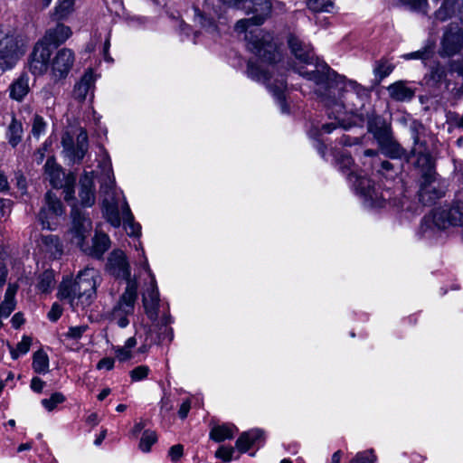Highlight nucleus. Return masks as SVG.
<instances>
[{
  "mask_svg": "<svg viewBox=\"0 0 463 463\" xmlns=\"http://www.w3.org/2000/svg\"><path fill=\"white\" fill-rule=\"evenodd\" d=\"M299 73L315 83L316 95L328 109V118L334 119L321 126L323 133L329 134L337 128L345 129L341 118L345 109L357 111L368 98L367 90L362 85L339 75L326 63L317 64L313 71Z\"/></svg>",
  "mask_w": 463,
  "mask_h": 463,
  "instance_id": "nucleus-1",
  "label": "nucleus"
},
{
  "mask_svg": "<svg viewBox=\"0 0 463 463\" xmlns=\"http://www.w3.org/2000/svg\"><path fill=\"white\" fill-rule=\"evenodd\" d=\"M240 9L246 14H254L250 18L239 20L235 24L237 33H245L248 49L265 62H275L279 56L273 37L269 33L259 28H250L262 24L270 15L272 4L270 0H243Z\"/></svg>",
  "mask_w": 463,
  "mask_h": 463,
  "instance_id": "nucleus-2",
  "label": "nucleus"
},
{
  "mask_svg": "<svg viewBox=\"0 0 463 463\" xmlns=\"http://www.w3.org/2000/svg\"><path fill=\"white\" fill-rule=\"evenodd\" d=\"M97 278V270L85 269L74 281L63 280L60 284L58 297L68 299L72 307L89 306L96 294Z\"/></svg>",
  "mask_w": 463,
  "mask_h": 463,
  "instance_id": "nucleus-3",
  "label": "nucleus"
},
{
  "mask_svg": "<svg viewBox=\"0 0 463 463\" xmlns=\"http://www.w3.org/2000/svg\"><path fill=\"white\" fill-rule=\"evenodd\" d=\"M24 54L23 44L20 43L14 29L0 26V70H12Z\"/></svg>",
  "mask_w": 463,
  "mask_h": 463,
  "instance_id": "nucleus-4",
  "label": "nucleus"
},
{
  "mask_svg": "<svg viewBox=\"0 0 463 463\" xmlns=\"http://www.w3.org/2000/svg\"><path fill=\"white\" fill-rule=\"evenodd\" d=\"M348 179L356 193L364 198L367 206L382 208L386 204L395 205V203L392 201L390 191L379 192L369 178L352 171L348 174Z\"/></svg>",
  "mask_w": 463,
  "mask_h": 463,
  "instance_id": "nucleus-5",
  "label": "nucleus"
},
{
  "mask_svg": "<svg viewBox=\"0 0 463 463\" xmlns=\"http://www.w3.org/2000/svg\"><path fill=\"white\" fill-rule=\"evenodd\" d=\"M137 298V280L129 281L110 314V319L119 327L124 328L129 324L128 317L134 313Z\"/></svg>",
  "mask_w": 463,
  "mask_h": 463,
  "instance_id": "nucleus-6",
  "label": "nucleus"
},
{
  "mask_svg": "<svg viewBox=\"0 0 463 463\" xmlns=\"http://www.w3.org/2000/svg\"><path fill=\"white\" fill-rule=\"evenodd\" d=\"M413 146L408 156V161L412 162L418 170L420 178L429 177L436 174L434 160L425 141H420L416 130L411 128Z\"/></svg>",
  "mask_w": 463,
  "mask_h": 463,
  "instance_id": "nucleus-7",
  "label": "nucleus"
},
{
  "mask_svg": "<svg viewBox=\"0 0 463 463\" xmlns=\"http://www.w3.org/2000/svg\"><path fill=\"white\" fill-rule=\"evenodd\" d=\"M71 217V227L68 231L66 236L71 244L82 250L87 243L86 239L90 236L92 223L89 217L77 209H72Z\"/></svg>",
  "mask_w": 463,
  "mask_h": 463,
  "instance_id": "nucleus-8",
  "label": "nucleus"
},
{
  "mask_svg": "<svg viewBox=\"0 0 463 463\" xmlns=\"http://www.w3.org/2000/svg\"><path fill=\"white\" fill-rule=\"evenodd\" d=\"M61 145L63 153L70 162L79 164L89 149L88 134L84 128H79L75 143L73 136L65 132L61 137Z\"/></svg>",
  "mask_w": 463,
  "mask_h": 463,
  "instance_id": "nucleus-9",
  "label": "nucleus"
},
{
  "mask_svg": "<svg viewBox=\"0 0 463 463\" xmlns=\"http://www.w3.org/2000/svg\"><path fill=\"white\" fill-rule=\"evenodd\" d=\"M432 220L439 229L463 226V200L454 201L448 209H436Z\"/></svg>",
  "mask_w": 463,
  "mask_h": 463,
  "instance_id": "nucleus-10",
  "label": "nucleus"
},
{
  "mask_svg": "<svg viewBox=\"0 0 463 463\" xmlns=\"http://www.w3.org/2000/svg\"><path fill=\"white\" fill-rule=\"evenodd\" d=\"M445 185L437 178V173L420 178L419 198L424 204H431L445 194Z\"/></svg>",
  "mask_w": 463,
  "mask_h": 463,
  "instance_id": "nucleus-11",
  "label": "nucleus"
},
{
  "mask_svg": "<svg viewBox=\"0 0 463 463\" xmlns=\"http://www.w3.org/2000/svg\"><path fill=\"white\" fill-rule=\"evenodd\" d=\"M45 204L41 208L38 220L43 229L52 230L53 219L63 214L61 202L52 192H47L44 196Z\"/></svg>",
  "mask_w": 463,
  "mask_h": 463,
  "instance_id": "nucleus-12",
  "label": "nucleus"
},
{
  "mask_svg": "<svg viewBox=\"0 0 463 463\" xmlns=\"http://www.w3.org/2000/svg\"><path fill=\"white\" fill-rule=\"evenodd\" d=\"M107 269L116 278H121L127 281L137 280L131 278L130 266L126 254L121 250H114L108 258Z\"/></svg>",
  "mask_w": 463,
  "mask_h": 463,
  "instance_id": "nucleus-13",
  "label": "nucleus"
},
{
  "mask_svg": "<svg viewBox=\"0 0 463 463\" xmlns=\"http://www.w3.org/2000/svg\"><path fill=\"white\" fill-rule=\"evenodd\" d=\"M52 50L38 41L29 57V70L34 75H43L47 71Z\"/></svg>",
  "mask_w": 463,
  "mask_h": 463,
  "instance_id": "nucleus-14",
  "label": "nucleus"
},
{
  "mask_svg": "<svg viewBox=\"0 0 463 463\" xmlns=\"http://www.w3.org/2000/svg\"><path fill=\"white\" fill-rule=\"evenodd\" d=\"M75 61L74 52L68 48L59 50L52 61V73L55 80L65 79Z\"/></svg>",
  "mask_w": 463,
  "mask_h": 463,
  "instance_id": "nucleus-15",
  "label": "nucleus"
},
{
  "mask_svg": "<svg viewBox=\"0 0 463 463\" xmlns=\"http://www.w3.org/2000/svg\"><path fill=\"white\" fill-rule=\"evenodd\" d=\"M145 268L147 269L151 278L150 286L146 289L142 295L143 306L146 316L152 321L157 319L158 307H159V293L156 285L155 277L151 274L147 263H145Z\"/></svg>",
  "mask_w": 463,
  "mask_h": 463,
  "instance_id": "nucleus-16",
  "label": "nucleus"
},
{
  "mask_svg": "<svg viewBox=\"0 0 463 463\" xmlns=\"http://www.w3.org/2000/svg\"><path fill=\"white\" fill-rule=\"evenodd\" d=\"M288 45L291 53L300 62L311 63L314 59L313 47L301 40L297 34L289 33L288 35Z\"/></svg>",
  "mask_w": 463,
  "mask_h": 463,
  "instance_id": "nucleus-17",
  "label": "nucleus"
},
{
  "mask_svg": "<svg viewBox=\"0 0 463 463\" xmlns=\"http://www.w3.org/2000/svg\"><path fill=\"white\" fill-rule=\"evenodd\" d=\"M72 34L71 29L61 24L57 23L55 26L46 30L44 36L40 41L48 47L53 45L55 47L62 44Z\"/></svg>",
  "mask_w": 463,
  "mask_h": 463,
  "instance_id": "nucleus-18",
  "label": "nucleus"
},
{
  "mask_svg": "<svg viewBox=\"0 0 463 463\" xmlns=\"http://www.w3.org/2000/svg\"><path fill=\"white\" fill-rule=\"evenodd\" d=\"M463 46V34L459 31H447L441 41V56L451 57L459 52Z\"/></svg>",
  "mask_w": 463,
  "mask_h": 463,
  "instance_id": "nucleus-19",
  "label": "nucleus"
},
{
  "mask_svg": "<svg viewBox=\"0 0 463 463\" xmlns=\"http://www.w3.org/2000/svg\"><path fill=\"white\" fill-rule=\"evenodd\" d=\"M109 246L110 240L109 236L105 233L96 232L94 238L92 239V244L90 245L87 242L81 251L93 258L100 259L109 250Z\"/></svg>",
  "mask_w": 463,
  "mask_h": 463,
  "instance_id": "nucleus-20",
  "label": "nucleus"
},
{
  "mask_svg": "<svg viewBox=\"0 0 463 463\" xmlns=\"http://www.w3.org/2000/svg\"><path fill=\"white\" fill-rule=\"evenodd\" d=\"M368 131L373 134L378 145L392 136L391 127L381 117H373L369 119Z\"/></svg>",
  "mask_w": 463,
  "mask_h": 463,
  "instance_id": "nucleus-21",
  "label": "nucleus"
},
{
  "mask_svg": "<svg viewBox=\"0 0 463 463\" xmlns=\"http://www.w3.org/2000/svg\"><path fill=\"white\" fill-rule=\"evenodd\" d=\"M79 196L85 207L92 206L95 203L94 182L90 174L85 173L80 179Z\"/></svg>",
  "mask_w": 463,
  "mask_h": 463,
  "instance_id": "nucleus-22",
  "label": "nucleus"
},
{
  "mask_svg": "<svg viewBox=\"0 0 463 463\" xmlns=\"http://www.w3.org/2000/svg\"><path fill=\"white\" fill-rule=\"evenodd\" d=\"M94 75L91 71H86L80 80L75 84L73 89V97L80 102L86 99L87 95L90 91H92L94 88Z\"/></svg>",
  "mask_w": 463,
  "mask_h": 463,
  "instance_id": "nucleus-23",
  "label": "nucleus"
},
{
  "mask_svg": "<svg viewBox=\"0 0 463 463\" xmlns=\"http://www.w3.org/2000/svg\"><path fill=\"white\" fill-rule=\"evenodd\" d=\"M29 77L25 73L21 74L9 86L10 98L19 102L24 99V97L29 93Z\"/></svg>",
  "mask_w": 463,
  "mask_h": 463,
  "instance_id": "nucleus-24",
  "label": "nucleus"
},
{
  "mask_svg": "<svg viewBox=\"0 0 463 463\" xmlns=\"http://www.w3.org/2000/svg\"><path fill=\"white\" fill-rule=\"evenodd\" d=\"M263 434V430L260 429H254L241 433L236 441V449L241 453L247 452L258 440L262 439Z\"/></svg>",
  "mask_w": 463,
  "mask_h": 463,
  "instance_id": "nucleus-25",
  "label": "nucleus"
},
{
  "mask_svg": "<svg viewBox=\"0 0 463 463\" xmlns=\"http://www.w3.org/2000/svg\"><path fill=\"white\" fill-rule=\"evenodd\" d=\"M387 90L392 99L401 102L409 101L415 95L414 90L408 87L404 81L401 80L391 84Z\"/></svg>",
  "mask_w": 463,
  "mask_h": 463,
  "instance_id": "nucleus-26",
  "label": "nucleus"
},
{
  "mask_svg": "<svg viewBox=\"0 0 463 463\" xmlns=\"http://www.w3.org/2000/svg\"><path fill=\"white\" fill-rule=\"evenodd\" d=\"M44 174L50 184L55 187L62 185L63 173L60 165H58L53 157H49L44 165Z\"/></svg>",
  "mask_w": 463,
  "mask_h": 463,
  "instance_id": "nucleus-27",
  "label": "nucleus"
},
{
  "mask_svg": "<svg viewBox=\"0 0 463 463\" xmlns=\"http://www.w3.org/2000/svg\"><path fill=\"white\" fill-rule=\"evenodd\" d=\"M103 213L109 222L114 227H119L121 217L118 211V203L112 196L110 199L105 197L103 200Z\"/></svg>",
  "mask_w": 463,
  "mask_h": 463,
  "instance_id": "nucleus-28",
  "label": "nucleus"
},
{
  "mask_svg": "<svg viewBox=\"0 0 463 463\" xmlns=\"http://www.w3.org/2000/svg\"><path fill=\"white\" fill-rule=\"evenodd\" d=\"M378 146L382 153L391 158H401L406 155L405 150L394 139L393 136Z\"/></svg>",
  "mask_w": 463,
  "mask_h": 463,
  "instance_id": "nucleus-29",
  "label": "nucleus"
},
{
  "mask_svg": "<svg viewBox=\"0 0 463 463\" xmlns=\"http://www.w3.org/2000/svg\"><path fill=\"white\" fill-rule=\"evenodd\" d=\"M122 219L124 228L128 235L138 236L141 232V226L134 222V216L127 202L122 205Z\"/></svg>",
  "mask_w": 463,
  "mask_h": 463,
  "instance_id": "nucleus-30",
  "label": "nucleus"
},
{
  "mask_svg": "<svg viewBox=\"0 0 463 463\" xmlns=\"http://www.w3.org/2000/svg\"><path fill=\"white\" fill-rule=\"evenodd\" d=\"M268 88L274 96V98L276 99L278 104L279 105L281 112L288 113V109L285 102L284 95V91L286 90L285 81L283 80H277L274 85H268Z\"/></svg>",
  "mask_w": 463,
  "mask_h": 463,
  "instance_id": "nucleus-31",
  "label": "nucleus"
},
{
  "mask_svg": "<svg viewBox=\"0 0 463 463\" xmlns=\"http://www.w3.org/2000/svg\"><path fill=\"white\" fill-rule=\"evenodd\" d=\"M75 0H59L52 14L56 21L66 19L74 10Z\"/></svg>",
  "mask_w": 463,
  "mask_h": 463,
  "instance_id": "nucleus-32",
  "label": "nucleus"
},
{
  "mask_svg": "<svg viewBox=\"0 0 463 463\" xmlns=\"http://www.w3.org/2000/svg\"><path fill=\"white\" fill-rule=\"evenodd\" d=\"M23 137V126L15 118H12V121L8 127L7 138L9 144L14 147L22 140Z\"/></svg>",
  "mask_w": 463,
  "mask_h": 463,
  "instance_id": "nucleus-33",
  "label": "nucleus"
},
{
  "mask_svg": "<svg viewBox=\"0 0 463 463\" xmlns=\"http://www.w3.org/2000/svg\"><path fill=\"white\" fill-rule=\"evenodd\" d=\"M33 369L37 373H46L49 371V357L42 349L33 355Z\"/></svg>",
  "mask_w": 463,
  "mask_h": 463,
  "instance_id": "nucleus-34",
  "label": "nucleus"
},
{
  "mask_svg": "<svg viewBox=\"0 0 463 463\" xmlns=\"http://www.w3.org/2000/svg\"><path fill=\"white\" fill-rule=\"evenodd\" d=\"M54 284V272L53 270L47 269L39 276L37 288L43 293H49L53 288Z\"/></svg>",
  "mask_w": 463,
  "mask_h": 463,
  "instance_id": "nucleus-35",
  "label": "nucleus"
},
{
  "mask_svg": "<svg viewBox=\"0 0 463 463\" xmlns=\"http://www.w3.org/2000/svg\"><path fill=\"white\" fill-rule=\"evenodd\" d=\"M458 0H443L440 7L435 12V16L440 21H445L455 13Z\"/></svg>",
  "mask_w": 463,
  "mask_h": 463,
  "instance_id": "nucleus-36",
  "label": "nucleus"
},
{
  "mask_svg": "<svg viewBox=\"0 0 463 463\" xmlns=\"http://www.w3.org/2000/svg\"><path fill=\"white\" fill-rule=\"evenodd\" d=\"M103 172L105 175L104 179L100 184V190L107 195H109V192L113 189L114 186V177L111 173V165L109 160L103 162Z\"/></svg>",
  "mask_w": 463,
  "mask_h": 463,
  "instance_id": "nucleus-37",
  "label": "nucleus"
},
{
  "mask_svg": "<svg viewBox=\"0 0 463 463\" xmlns=\"http://www.w3.org/2000/svg\"><path fill=\"white\" fill-rule=\"evenodd\" d=\"M247 74L256 81L266 82L269 79V72L252 61L248 62Z\"/></svg>",
  "mask_w": 463,
  "mask_h": 463,
  "instance_id": "nucleus-38",
  "label": "nucleus"
},
{
  "mask_svg": "<svg viewBox=\"0 0 463 463\" xmlns=\"http://www.w3.org/2000/svg\"><path fill=\"white\" fill-rule=\"evenodd\" d=\"M41 242L52 254H61L62 251L59 238L55 235H43Z\"/></svg>",
  "mask_w": 463,
  "mask_h": 463,
  "instance_id": "nucleus-39",
  "label": "nucleus"
},
{
  "mask_svg": "<svg viewBox=\"0 0 463 463\" xmlns=\"http://www.w3.org/2000/svg\"><path fill=\"white\" fill-rule=\"evenodd\" d=\"M58 90L53 84L45 85L39 93L47 108L54 106Z\"/></svg>",
  "mask_w": 463,
  "mask_h": 463,
  "instance_id": "nucleus-40",
  "label": "nucleus"
},
{
  "mask_svg": "<svg viewBox=\"0 0 463 463\" xmlns=\"http://www.w3.org/2000/svg\"><path fill=\"white\" fill-rule=\"evenodd\" d=\"M393 65L385 59H381L375 62L373 73L379 81L387 77L393 71Z\"/></svg>",
  "mask_w": 463,
  "mask_h": 463,
  "instance_id": "nucleus-41",
  "label": "nucleus"
},
{
  "mask_svg": "<svg viewBox=\"0 0 463 463\" xmlns=\"http://www.w3.org/2000/svg\"><path fill=\"white\" fill-rule=\"evenodd\" d=\"M307 5L314 13H329L334 7V3L332 0H307Z\"/></svg>",
  "mask_w": 463,
  "mask_h": 463,
  "instance_id": "nucleus-42",
  "label": "nucleus"
},
{
  "mask_svg": "<svg viewBox=\"0 0 463 463\" xmlns=\"http://www.w3.org/2000/svg\"><path fill=\"white\" fill-rule=\"evenodd\" d=\"M210 436L213 440L221 442L226 439L232 438V429L226 425L216 426L211 430Z\"/></svg>",
  "mask_w": 463,
  "mask_h": 463,
  "instance_id": "nucleus-43",
  "label": "nucleus"
},
{
  "mask_svg": "<svg viewBox=\"0 0 463 463\" xmlns=\"http://www.w3.org/2000/svg\"><path fill=\"white\" fill-rule=\"evenodd\" d=\"M195 20L199 23L203 27L207 29L214 30L216 28L215 25V16L211 14H206L205 11L201 12L199 9H195Z\"/></svg>",
  "mask_w": 463,
  "mask_h": 463,
  "instance_id": "nucleus-44",
  "label": "nucleus"
},
{
  "mask_svg": "<svg viewBox=\"0 0 463 463\" xmlns=\"http://www.w3.org/2000/svg\"><path fill=\"white\" fill-rule=\"evenodd\" d=\"M157 440V437L155 431L150 430H146L141 437L139 442V449L143 452H148L151 449L153 444H155Z\"/></svg>",
  "mask_w": 463,
  "mask_h": 463,
  "instance_id": "nucleus-45",
  "label": "nucleus"
},
{
  "mask_svg": "<svg viewBox=\"0 0 463 463\" xmlns=\"http://www.w3.org/2000/svg\"><path fill=\"white\" fill-rule=\"evenodd\" d=\"M446 77H447V70H446L445 66L437 62L430 67V80L433 83H435V84L440 83L446 79Z\"/></svg>",
  "mask_w": 463,
  "mask_h": 463,
  "instance_id": "nucleus-46",
  "label": "nucleus"
},
{
  "mask_svg": "<svg viewBox=\"0 0 463 463\" xmlns=\"http://www.w3.org/2000/svg\"><path fill=\"white\" fill-rule=\"evenodd\" d=\"M65 401V396L61 392H54L49 399L42 400V405L48 411H53L58 404Z\"/></svg>",
  "mask_w": 463,
  "mask_h": 463,
  "instance_id": "nucleus-47",
  "label": "nucleus"
},
{
  "mask_svg": "<svg viewBox=\"0 0 463 463\" xmlns=\"http://www.w3.org/2000/svg\"><path fill=\"white\" fill-rule=\"evenodd\" d=\"M400 2L413 11L422 14L428 12V0H400Z\"/></svg>",
  "mask_w": 463,
  "mask_h": 463,
  "instance_id": "nucleus-48",
  "label": "nucleus"
},
{
  "mask_svg": "<svg viewBox=\"0 0 463 463\" xmlns=\"http://www.w3.org/2000/svg\"><path fill=\"white\" fill-rule=\"evenodd\" d=\"M377 458L373 449L358 452L350 463H374Z\"/></svg>",
  "mask_w": 463,
  "mask_h": 463,
  "instance_id": "nucleus-49",
  "label": "nucleus"
},
{
  "mask_svg": "<svg viewBox=\"0 0 463 463\" xmlns=\"http://www.w3.org/2000/svg\"><path fill=\"white\" fill-rule=\"evenodd\" d=\"M46 128V123L44 119L39 116L35 115L33 117V126H32V134L33 137H39L44 131Z\"/></svg>",
  "mask_w": 463,
  "mask_h": 463,
  "instance_id": "nucleus-50",
  "label": "nucleus"
},
{
  "mask_svg": "<svg viewBox=\"0 0 463 463\" xmlns=\"http://www.w3.org/2000/svg\"><path fill=\"white\" fill-rule=\"evenodd\" d=\"M149 368L146 365H139L130 371L129 374L133 382H138L147 377Z\"/></svg>",
  "mask_w": 463,
  "mask_h": 463,
  "instance_id": "nucleus-51",
  "label": "nucleus"
},
{
  "mask_svg": "<svg viewBox=\"0 0 463 463\" xmlns=\"http://www.w3.org/2000/svg\"><path fill=\"white\" fill-rule=\"evenodd\" d=\"M87 329L88 326H71L65 335L68 338L76 340L80 338Z\"/></svg>",
  "mask_w": 463,
  "mask_h": 463,
  "instance_id": "nucleus-52",
  "label": "nucleus"
},
{
  "mask_svg": "<svg viewBox=\"0 0 463 463\" xmlns=\"http://www.w3.org/2000/svg\"><path fill=\"white\" fill-rule=\"evenodd\" d=\"M233 452V448L222 446L215 452V456L219 458H222L225 462H229L232 460Z\"/></svg>",
  "mask_w": 463,
  "mask_h": 463,
  "instance_id": "nucleus-53",
  "label": "nucleus"
},
{
  "mask_svg": "<svg viewBox=\"0 0 463 463\" xmlns=\"http://www.w3.org/2000/svg\"><path fill=\"white\" fill-rule=\"evenodd\" d=\"M335 156H336L337 165H339V167L342 170L350 169L354 164L353 158L348 154L342 153L341 155Z\"/></svg>",
  "mask_w": 463,
  "mask_h": 463,
  "instance_id": "nucleus-54",
  "label": "nucleus"
},
{
  "mask_svg": "<svg viewBox=\"0 0 463 463\" xmlns=\"http://www.w3.org/2000/svg\"><path fill=\"white\" fill-rule=\"evenodd\" d=\"M16 301H3L0 305V316L2 317H8L15 309Z\"/></svg>",
  "mask_w": 463,
  "mask_h": 463,
  "instance_id": "nucleus-55",
  "label": "nucleus"
},
{
  "mask_svg": "<svg viewBox=\"0 0 463 463\" xmlns=\"http://www.w3.org/2000/svg\"><path fill=\"white\" fill-rule=\"evenodd\" d=\"M184 453V447L181 444H176L172 446L169 449L168 456L170 457L171 460L174 462L178 461Z\"/></svg>",
  "mask_w": 463,
  "mask_h": 463,
  "instance_id": "nucleus-56",
  "label": "nucleus"
},
{
  "mask_svg": "<svg viewBox=\"0 0 463 463\" xmlns=\"http://www.w3.org/2000/svg\"><path fill=\"white\" fill-rule=\"evenodd\" d=\"M432 54V52L429 48H424L423 50H420L417 52H411L407 54V58L409 59H420V60H428Z\"/></svg>",
  "mask_w": 463,
  "mask_h": 463,
  "instance_id": "nucleus-57",
  "label": "nucleus"
},
{
  "mask_svg": "<svg viewBox=\"0 0 463 463\" xmlns=\"http://www.w3.org/2000/svg\"><path fill=\"white\" fill-rule=\"evenodd\" d=\"M31 345H32V337H30L28 335H24L22 337V341L17 344L16 349L20 352V354H25L30 350Z\"/></svg>",
  "mask_w": 463,
  "mask_h": 463,
  "instance_id": "nucleus-58",
  "label": "nucleus"
},
{
  "mask_svg": "<svg viewBox=\"0 0 463 463\" xmlns=\"http://www.w3.org/2000/svg\"><path fill=\"white\" fill-rule=\"evenodd\" d=\"M61 314L62 307L58 303H53L47 317L51 321L55 322L61 317Z\"/></svg>",
  "mask_w": 463,
  "mask_h": 463,
  "instance_id": "nucleus-59",
  "label": "nucleus"
},
{
  "mask_svg": "<svg viewBox=\"0 0 463 463\" xmlns=\"http://www.w3.org/2000/svg\"><path fill=\"white\" fill-rule=\"evenodd\" d=\"M116 357L120 362H125L132 357L130 350L124 346H118L116 348Z\"/></svg>",
  "mask_w": 463,
  "mask_h": 463,
  "instance_id": "nucleus-60",
  "label": "nucleus"
},
{
  "mask_svg": "<svg viewBox=\"0 0 463 463\" xmlns=\"http://www.w3.org/2000/svg\"><path fill=\"white\" fill-rule=\"evenodd\" d=\"M45 386V383L39 377H33L31 381V388L35 392H42Z\"/></svg>",
  "mask_w": 463,
  "mask_h": 463,
  "instance_id": "nucleus-61",
  "label": "nucleus"
},
{
  "mask_svg": "<svg viewBox=\"0 0 463 463\" xmlns=\"http://www.w3.org/2000/svg\"><path fill=\"white\" fill-rule=\"evenodd\" d=\"M24 322L25 320L24 318V314L22 312L15 313L11 319L12 326L15 329L21 327V326H23Z\"/></svg>",
  "mask_w": 463,
  "mask_h": 463,
  "instance_id": "nucleus-62",
  "label": "nucleus"
},
{
  "mask_svg": "<svg viewBox=\"0 0 463 463\" xmlns=\"http://www.w3.org/2000/svg\"><path fill=\"white\" fill-rule=\"evenodd\" d=\"M17 287L14 285H9L5 293V301H15V294Z\"/></svg>",
  "mask_w": 463,
  "mask_h": 463,
  "instance_id": "nucleus-63",
  "label": "nucleus"
},
{
  "mask_svg": "<svg viewBox=\"0 0 463 463\" xmlns=\"http://www.w3.org/2000/svg\"><path fill=\"white\" fill-rule=\"evenodd\" d=\"M113 367H114V359L109 358V357H105V358L101 359L97 364L98 369L105 368L107 370H111Z\"/></svg>",
  "mask_w": 463,
  "mask_h": 463,
  "instance_id": "nucleus-64",
  "label": "nucleus"
}]
</instances>
